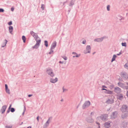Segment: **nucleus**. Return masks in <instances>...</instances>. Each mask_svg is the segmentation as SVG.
<instances>
[{
  "label": "nucleus",
  "mask_w": 128,
  "mask_h": 128,
  "mask_svg": "<svg viewBox=\"0 0 128 128\" xmlns=\"http://www.w3.org/2000/svg\"><path fill=\"white\" fill-rule=\"evenodd\" d=\"M11 111L12 112H13L14 111V109L13 108H12L11 110Z\"/></svg>",
  "instance_id": "31"
},
{
  "label": "nucleus",
  "mask_w": 128,
  "mask_h": 128,
  "mask_svg": "<svg viewBox=\"0 0 128 128\" xmlns=\"http://www.w3.org/2000/svg\"><path fill=\"white\" fill-rule=\"evenodd\" d=\"M72 54H74L75 55H76V57H79L80 56V55H78L77 54H76L75 52H73L72 53Z\"/></svg>",
  "instance_id": "23"
},
{
  "label": "nucleus",
  "mask_w": 128,
  "mask_h": 128,
  "mask_svg": "<svg viewBox=\"0 0 128 128\" xmlns=\"http://www.w3.org/2000/svg\"><path fill=\"white\" fill-rule=\"evenodd\" d=\"M67 91V90H66V89H64L63 88V92H64L65 91Z\"/></svg>",
  "instance_id": "39"
},
{
  "label": "nucleus",
  "mask_w": 128,
  "mask_h": 128,
  "mask_svg": "<svg viewBox=\"0 0 128 128\" xmlns=\"http://www.w3.org/2000/svg\"><path fill=\"white\" fill-rule=\"evenodd\" d=\"M122 117L123 118H124V116H123L122 115Z\"/></svg>",
  "instance_id": "50"
},
{
  "label": "nucleus",
  "mask_w": 128,
  "mask_h": 128,
  "mask_svg": "<svg viewBox=\"0 0 128 128\" xmlns=\"http://www.w3.org/2000/svg\"><path fill=\"white\" fill-rule=\"evenodd\" d=\"M128 66V64H126L124 66V67L125 68H127Z\"/></svg>",
  "instance_id": "30"
},
{
  "label": "nucleus",
  "mask_w": 128,
  "mask_h": 128,
  "mask_svg": "<svg viewBox=\"0 0 128 128\" xmlns=\"http://www.w3.org/2000/svg\"><path fill=\"white\" fill-rule=\"evenodd\" d=\"M107 93L109 94H112V92L111 91H108Z\"/></svg>",
  "instance_id": "28"
},
{
  "label": "nucleus",
  "mask_w": 128,
  "mask_h": 128,
  "mask_svg": "<svg viewBox=\"0 0 128 128\" xmlns=\"http://www.w3.org/2000/svg\"><path fill=\"white\" fill-rule=\"evenodd\" d=\"M127 85H128V84H127Z\"/></svg>",
  "instance_id": "57"
},
{
  "label": "nucleus",
  "mask_w": 128,
  "mask_h": 128,
  "mask_svg": "<svg viewBox=\"0 0 128 128\" xmlns=\"http://www.w3.org/2000/svg\"><path fill=\"white\" fill-rule=\"evenodd\" d=\"M14 8H11V10L12 11H13L14 10Z\"/></svg>",
  "instance_id": "38"
},
{
  "label": "nucleus",
  "mask_w": 128,
  "mask_h": 128,
  "mask_svg": "<svg viewBox=\"0 0 128 128\" xmlns=\"http://www.w3.org/2000/svg\"><path fill=\"white\" fill-rule=\"evenodd\" d=\"M123 98V96L122 95L120 94L118 96L117 98L120 100H122Z\"/></svg>",
  "instance_id": "14"
},
{
  "label": "nucleus",
  "mask_w": 128,
  "mask_h": 128,
  "mask_svg": "<svg viewBox=\"0 0 128 128\" xmlns=\"http://www.w3.org/2000/svg\"><path fill=\"white\" fill-rule=\"evenodd\" d=\"M127 107L125 105L123 106L121 109V110L122 112H126V110Z\"/></svg>",
  "instance_id": "6"
},
{
  "label": "nucleus",
  "mask_w": 128,
  "mask_h": 128,
  "mask_svg": "<svg viewBox=\"0 0 128 128\" xmlns=\"http://www.w3.org/2000/svg\"><path fill=\"white\" fill-rule=\"evenodd\" d=\"M120 55V54H117V55L118 56V55Z\"/></svg>",
  "instance_id": "52"
},
{
  "label": "nucleus",
  "mask_w": 128,
  "mask_h": 128,
  "mask_svg": "<svg viewBox=\"0 0 128 128\" xmlns=\"http://www.w3.org/2000/svg\"><path fill=\"white\" fill-rule=\"evenodd\" d=\"M30 34L36 40V43L35 46L33 47V48H38L40 43V40L39 39L37 40L36 39L38 38H39L37 34L32 31L31 32Z\"/></svg>",
  "instance_id": "1"
},
{
  "label": "nucleus",
  "mask_w": 128,
  "mask_h": 128,
  "mask_svg": "<svg viewBox=\"0 0 128 128\" xmlns=\"http://www.w3.org/2000/svg\"><path fill=\"white\" fill-rule=\"evenodd\" d=\"M126 95L128 97V91L127 92H126Z\"/></svg>",
  "instance_id": "44"
},
{
  "label": "nucleus",
  "mask_w": 128,
  "mask_h": 128,
  "mask_svg": "<svg viewBox=\"0 0 128 128\" xmlns=\"http://www.w3.org/2000/svg\"><path fill=\"white\" fill-rule=\"evenodd\" d=\"M7 112H9V111H8H8H7Z\"/></svg>",
  "instance_id": "53"
},
{
  "label": "nucleus",
  "mask_w": 128,
  "mask_h": 128,
  "mask_svg": "<svg viewBox=\"0 0 128 128\" xmlns=\"http://www.w3.org/2000/svg\"><path fill=\"white\" fill-rule=\"evenodd\" d=\"M56 42H54L52 44L51 46V50L53 49L56 46Z\"/></svg>",
  "instance_id": "7"
},
{
  "label": "nucleus",
  "mask_w": 128,
  "mask_h": 128,
  "mask_svg": "<svg viewBox=\"0 0 128 128\" xmlns=\"http://www.w3.org/2000/svg\"><path fill=\"white\" fill-rule=\"evenodd\" d=\"M7 106L6 105L4 106H2V114L4 112Z\"/></svg>",
  "instance_id": "9"
},
{
  "label": "nucleus",
  "mask_w": 128,
  "mask_h": 128,
  "mask_svg": "<svg viewBox=\"0 0 128 128\" xmlns=\"http://www.w3.org/2000/svg\"><path fill=\"white\" fill-rule=\"evenodd\" d=\"M12 24V22H10L8 23V24L9 25H10Z\"/></svg>",
  "instance_id": "35"
},
{
  "label": "nucleus",
  "mask_w": 128,
  "mask_h": 128,
  "mask_svg": "<svg viewBox=\"0 0 128 128\" xmlns=\"http://www.w3.org/2000/svg\"><path fill=\"white\" fill-rule=\"evenodd\" d=\"M116 57V56L115 55H114L113 56V57L112 59L111 62H112L114 61L115 60V58Z\"/></svg>",
  "instance_id": "18"
},
{
  "label": "nucleus",
  "mask_w": 128,
  "mask_h": 128,
  "mask_svg": "<svg viewBox=\"0 0 128 128\" xmlns=\"http://www.w3.org/2000/svg\"><path fill=\"white\" fill-rule=\"evenodd\" d=\"M124 88L126 90H128V86H125L124 87Z\"/></svg>",
  "instance_id": "34"
},
{
  "label": "nucleus",
  "mask_w": 128,
  "mask_h": 128,
  "mask_svg": "<svg viewBox=\"0 0 128 128\" xmlns=\"http://www.w3.org/2000/svg\"><path fill=\"white\" fill-rule=\"evenodd\" d=\"M90 102L89 101L86 102L83 106V108H85L86 107L90 106Z\"/></svg>",
  "instance_id": "4"
},
{
  "label": "nucleus",
  "mask_w": 128,
  "mask_h": 128,
  "mask_svg": "<svg viewBox=\"0 0 128 128\" xmlns=\"http://www.w3.org/2000/svg\"><path fill=\"white\" fill-rule=\"evenodd\" d=\"M103 40V38H97L95 39L94 40V41H96L97 42H99L102 41Z\"/></svg>",
  "instance_id": "12"
},
{
  "label": "nucleus",
  "mask_w": 128,
  "mask_h": 128,
  "mask_svg": "<svg viewBox=\"0 0 128 128\" xmlns=\"http://www.w3.org/2000/svg\"><path fill=\"white\" fill-rule=\"evenodd\" d=\"M5 87L6 89L8 88L7 85L6 84H5Z\"/></svg>",
  "instance_id": "36"
},
{
  "label": "nucleus",
  "mask_w": 128,
  "mask_h": 128,
  "mask_svg": "<svg viewBox=\"0 0 128 128\" xmlns=\"http://www.w3.org/2000/svg\"><path fill=\"white\" fill-rule=\"evenodd\" d=\"M96 124H98L97 122H96Z\"/></svg>",
  "instance_id": "55"
},
{
  "label": "nucleus",
  "mask_w": 128,
  "mask_h": 128,
  "mask_svg": "<svg viewBox=\"0 0 128 128\" xmlns=\"http://www.w3.org/2000/svg\"><path fill=\"white\" fill-rule=\"evenodd\" d=\"M93 120L92 118H90L87 120V121L88 122L90 123H91L93 122Z\"/></svg>",
  "instance_id": "17"
},
{
  "label": "nucleus",
  "mask_w": 128,
  "mask_h": 128,
  "mask_svg": "<svg viewBox=\"0 0 128 128\" xmlns=\"http://www.w3.org/2000/svg\"><path fill=\"white\" fill-rule=\"evenodd\" d=\"M39 117L38 116L37 118V120L38 121L39 120Z\"/></svg>",
  "instance_id": "42"
},
{
  "label": "nucleus",
  "mask_w": 128,
  "mask_h": 128,
  "mask_svg": "<svg viewBox=\"0 0 128 128\" xmlns=\"http://www.w3.org/2000/svg\"><path fill=\"white\" fill-rule=\"evenodd\" d=\"M53 52V51H51V52H49V54H51V53H52V52Z\"/></svg>",
  "instance_id": "40"
},
{
  "label": "nucleus",
  "mask_w": 128,
  "mask_h": 128,
  "mask_svg": "<svg viewBox=\"0 0 128 128\" xmlns=\"http://www.w3.org/2000/svg\"><path fill=\"white\" fill-rule=\"evenodd\" d=\"M110 6L109 5H108L107 6V10L108 11L110 10Z\"/></svg>",
  "instance_id": "27"
},
{
  "label": "nucleus",
  "mask_w": 128,
  "mask_h": 128,
  "mask_svg": "<svg viewBox=\"0 0 128 128\" xmlns=\"http://www.w3.org/2000/svg\"><path fill=\"white\" fill-rule=\"evenodd\" d=\"M22 40L24 42H25L26 40V38L24 36H23L22 37Z\"/></svg>",
  "instance_id": "20"
},
{
  "label": "nucleus",
  "mask_w": 128,
  "mask_h": 128,
  "mask_svg": "<svg viewBox=\"0 0 128 128\" xmlns=\"http://www.w3.org/2000/svg\"><path fill=\"white\" fill-rule=\"evenodd\" d=\"M32 96V95L29 94V95H28V96L29 97H31Z\"/></svg>",
  "instance_id": "43"
},
{
  "label": "nucleus",
  "mask_w": 128,
  "mask_h": 128,
  "mask_svg": "<svg viewBox=\"0 0 128 128\" xmlns=\"http://www.w3.org/2000/svg\"><path fill=\"white\" fill-rule=\"evenodd\" d=\"M122 46H125V47L126 46V42L122 43Z\"/></svg>",
  "instance_id": "22"
},
{
  "label": "nucleus",
  "mask_w": 128,
  "mask_h": 128,
  "mask_svg": "<svg viewBox=\"0 0 128 128\" xmlns=\"http://www.w3.org/2000/svg\"><path fill=\"white\" fill-rule=\"evenodd\" d=\"M102 90H107L106 89H105V88H102Z\"/></svg>",
  "instance_id": "46"
},
{
  "label": "nucleus",
  "mask_w": 128,
  "mask_h": 128,
  "mask_svg": "<svg viewBox=\"0 0 128 128\" xmlns=\"http://www.w3.org/2000/svg\"><path fill=\"white\" fill-rule=\"evenodd\" d=\"M8 42V41L6 40H5L4 41V44L2 45V47H3L5 46Z\"/></svg>",
  "instance_id": "16"
},
{
  "label": "nucleus",
  "mask_w": 128,
  "mask_h": 128,
  "mask_svg": "<svg viewBox=\"0 0 128 128\" xmlns=\"http://www.w3.org/2000/svg\"><path fill=\"white\" fill-rule=\"evenodd\" d=\"M107 117V116L106 115L104 114V115H102L100 117H98L97 118V120H98L100 119H101L102 120L104 121H105L106 120Z\"/></svg>",
  "instance_id": "2"
},
{
  "label": "nucleus",
  "mask_w": 128,
  "mask_h": 128,
  "mask_svg": "<svg viewBox=\"0 0 128 128\" xmlns=\"http://www.w3.org/2000/svg\"><path fill=\"white\" fill-rule=\"evenodd\" d=\"M117 116V113L116 112H114L112 115V118H115Z\"/></svg>",
  "instance_id": "11"
},
{
  "label": "nucleus",
  "mask_w": 128,
  "mask_h": 128,
  "mask_svg": "<svg viewBox=\"0 0 128 128\" xmlns=\"http://www.w3.org/2000/svg\"><path fill=\"white\" fill-rule=\"evenodd\" d=\"M41 8L42 10H44V5L43 4H42Z\"/></svg>",
  "instance_id": "26"
},
{
  "label": "nucleus",
  "mask_w": 128,
  "mask_h": 128,
  "mask_svg": "<svg viewBox=\"0 0 128 128\" xmlns=\"http://www.w3.org/2000/svg\"><path fill=\"white\" fill-rule=\"evenodd\" d=\"M9 32L10 33L12 34V32L13 29V28L12 26H10L9 28Z\"/></svg>",
  "instance_id": "13"
},
{
  "label": "nucleus",
  "mask_w": 128,
  "mask_h": 128,
  "mask_svg": "<svg viewBox=\"0 0 128 128\" xmlns=\"http://www.w3.org/2000/svg\"><path fill=\"white\" fill-rule=\"evenodd\" d=\"M48 74L50 75L51 76L53 77L54 76V75L53 73L52 70L50 69H48L47 71Z\"/></svg>",
  "instance_id": "3"
},
{
  "label": "nucleus",
  "mask_w": 128,
  "mask_h": 128,
  "mask_svg": "<svg viewBox=\"0 0 128 128\" xmlns=\"http://www.w3.org/2000/svg\"><path fill=\"white\" fill-rule=\"evenodd\" d=\"M11 106H12V105H11V104H10V106H9V108H8V109H10V108H11Z\"/></svg>",
  "instance_id": "41"
},
{
  "label": "nucleus",
  "mask_w": 128,
  "mask_h": 128,
  "mask_svg": "<svg viewBox=\"0 0 128 128\" xmlns=\"http://www.w3.org/2000/svg\"><path fill=\"white\" fill-rule=\"evenodd\" d=\"M27 128H31V127L30 126H29Z\"/></svg>",
  "instance_id": "48"
},
{
  "label": "nucleus",
  "mask_w": 128,
  "mask_h": 128,
  "mask_svg": "<svg viewBox=\"0 0 128 128\" xmlns=\"http://www.w3.org/2000/svg\"><path fill=\"white\" fill-rule=\"evenodd\" d=\"M99 127L100 128V126H99Z\"/></svg>",
  "instance_id": "56"
},
{
  "label": "nucleus",
  "mask_w": 128,
  "mask_h": 128,
  "mask_svg": "<svg viewBox=\"0 0 128 128\" xmlns=\"http://www.w3.org/2000/svg\"><path fill=\"white\" fill-rule=\"evenodd\" d=\"M8 42V41L6 40H5L4 41V44L2 45V47H3L5 46Z\"/></svg>",
  "instance_id": "15"
},
{
  "label": "nucleus",
  "mask_w": 128,
  "mask_h": 128,
  "mask_svg": "<svg viewBox=\"0 0 128 128\" xmlns=\"http://www.w3.org/2000/svg\"><path fill=\"white\" fill-rule=\"evenodd\" d=\"M11 128V127H8H8H7V128Z\"/></svg>",
  "instance_id": "51"
},
{
  "label": "nucleus",
  "mask_w": 128,
  "mask_h": 128,
  "mask_svg": "<svg viewBox=\"0 0 128 128\" xmlns=\"http://www.w3.org/2000/svg\"><path fill=\"white\" fill-rule=\"evenodd\" d=\"M110 101V100H108V101H107V102H108V103H109V102Z\"/></svg>",
  "instance_id": "49"
},
{
  "label": "nucleus",
  "mask_w": 128,
  "mask_h": 128,
  "mask_svg": "<svg viewBox=\"0 0 128 128\" xmlns=\"http://www.w3.org/2000/svg\"><path fill=\"white\" fill-rule=\"evenodd\" d=\"M4 11V10L2 8H0V12H3Z\"/></svg>",
  "instance_id": "29"
},
{
  "label": "nucleus",
  "mask_w": 128,
  "mask_h": 128,
  "mask_svg": "<svg viewBox=\"0 0 128 128\" xmlns=\"http://www.w3.org/2000/svg\"><path fill=\"white\" fill-rule=\"evenodd\" d=\"M86 41L84 39H83V40H82V43L83 44H85V43H86Z\"/></svg>",
  "instance_id": "33"
},
{
  "label": "nucleus",
  "mask_w": 128,
  "mask_h": 128,
  "mask_svg": "<svg viewBox=\"0 0 128 128\" xmlns=\"http://www.w3.org/2000/svg\"><path fill=\"white\" fill-rule=\"evenodd\" d=\"M75 56H73V57L74 58L75 57Z\"/></svg>",
  "instance_id": "54"
},
{
  "label": "nucleus",
  "mask_w": 128,
  "mask_h": 128,
  "mask_svg": "<svg viewBox=\"0 0 128 128\" xmlns=\"http://www.w3.org/2000/svg\"><path fill=\"white\" fill-rule=\"evenodd\" d=\"M6 92L7 93H8V94H10V90H9V89H8V88L7 89H6Z\"/></svg>",
  "instance_id": "24"
},
{
  "label": "nucleus",
  "mask_w": 128,
  "mask_h": 128,
  "mask_svg": "<svg viewBox=\"0 0 128 128\" xmlns=\"http://www.w3.org/2000/svg\"><path fill=\"white\" fill-rule=\"evenodd\" d=\"M63 58L65 60H67V57H63Z\"/></svg>",
  "instance_id": "37"
},
{
  "label": "nucleus",
  "mask_w": 128,
  "mask_h": 128,
  "mask_svg": "<svg viewBox=\"0 0 128 128\" xmlns=\"http://www.w3.org/2000/svg\"><path fill=\"white\" fill-rule=\"evenodd\" d=\"M44 44L45 45L46 47L48 46V42L46 40L44 41Z\"/></svg>",
  "instance_id": "21"
},
{
  "label": "nucleus",
  "mask_w": 128,
  "mask_h": 128,
  "mask_svg": "<svg viewBox=\"0 0 128 128\" xmlns=\"http://www.w3.org/2000/svg\"><path fill=\"white\" fill-rule=\"evenodd\" d=\"M104 126L106 128H108L110 126V123L106 122L104 124Z\"/></svg>",
  "instance_id": "10"
},
{
  "label": "nucleus",
  "mask_w": 128,
  "mask_h": 128,
  "mask_svg": "<svg viewBox=\"0 0 128 128\" xmlns=\"http://www.w3.org/2000/svg\"><path fill=\"white\" fill-rule=\"evenodd\" d=\"M58 80V79L57 78H56L55 79L51 78L50 79V82L52 83H54L57 82Z\"/></svg>",
  "instance_id": "8"
},
{
  "label": "nucleus",
  "mask_w": 128,
  "mask_h": 128,
  "mask_svg": "<svg viewBox=\"0 0 128 128\" xmlns=\"http://www.w3.org/2000/svg\"><path fill=\"white\" fill-rule=\"evenodd\" d=\"M121 76L122 77H125L126 76V74L125 73H122L121 74Z\"/></svg>",
  "instance_id": "19"
},
{
  "label": "nucleus",
  "mask_w": 128,
  "mask_h": 128,
  "mask_svg": "<svg viewBox=\"0 0 128 128\" xmlns=\"http://www.w3.org/2000/svg\"><path fill=\"white\" fill-rule=\"evenodd\" d=\"M115 89L116 90H117L119 91L120 90V88H119L118 87H116L115 88Z\"/></svg>",
  "instance_id": "25"
},
{
  "label": "nucleus",
  "mask_w": 128,
  "mask_h": 128,
  "mask_svg": "<svg viewBox=\"0 0 128 128\" xmlns=\"http://www.w3.org/2000/svg\"><path fill=\"white\" fill-rule=\"evenodd\" d=\"M102 87L103 88H106V86H102Z\"/></svg>",
  "instance_id": "45"
},
{
  "label": "nucleus",
  "mask_w": 128,
  "mask_h": 128,
  "mask_svg": "<svg viewBox=\"0 0 128 128\" xmlns=\"http://www.w3.org/2000/svg\"><path fill=\"white\" fill-rule=\"evenodd\" d=\"M90 46H88L86 48V50L84 52V54H86L88 53H90Z\"/></svg>",
  "instance_id": "5"
},
{
  "label": "nucleus",
  "mask_w": 128,
  "mask_h": 128,
  "mask_svg": "<svg viewBox=\"0 0 128 128\" xmlns=\"http://www.w3.org/2000/svg\"><path fill=\"white\" fill-rule=\"evenodd\" d=\"M59 62L60 63H62V64L63 63V62H61V61H60V62Z\"/></svg>",
  "instance_id": "47"
},
{
  "label": "nucleus",
  "mask_w": 128,
  "mask_h": 128,
  "mask_svg": "<svg viewBox=\"0 0 128 128\" xmlns=\"http://www.w3.org/2000/svg\"><path fill=\"white\" fill-rule=\"evenodd\" d=\"M49 120H50V119H49L48 120V121L46 122V124H47V126L49 124Z\"/></svg>",
  "instance_id": "32"
}]
</instances>
